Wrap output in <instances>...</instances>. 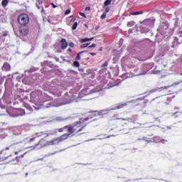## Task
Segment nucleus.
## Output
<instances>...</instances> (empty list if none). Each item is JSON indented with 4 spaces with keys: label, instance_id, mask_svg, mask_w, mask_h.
Returning a JSON list of instances; mask_svg holds the SVG:
<instances>
[{
    "label": "nucleus",
    "instance_id": "nucleus-18",
    "mask_svg": "<svg viewBox=\"0 0 182 182\" xmlns=\"http://www.w3.org/2000/svg\"><path fill=\"white\" fill-rule=\"evenodd\" d=\"M89 45H90V43H84L80 45V48H87Z\"/></svg>",
    "mask_w": 182,
    "mask_h": 182
},
{
    "label": "nucleus",
    "instance_id": "nucleus-47",
    "mask_svg": "<svg viewBox=\"0 0 182 182\" xmlns=\"http://www.w3.org/2000/svg\"><path fill=\"white\" fill-rule=\"evenodd\" d=\"M35 109H36V110H38L39 109V108H36V107H35Z\"/></svg>",
    "mask_w": 182,
    "mask_h": 182
},
{
    "label": "nucleus",
    "instance_id": "nucleus-26",
    "mask_svg": "<svg viewBox=\"0 0 182 182\" xmlns=\"http://www.w3.org/2000/svg\"><path fill=\"white\" fill-rule=\"evenodd\" d=\"M131 15H140V13L139 11L133 12L131 14Z\"/></svg>",
    "mask_w": 182,
    "mask_h": 182
},
{
    "label": "nucleus",
    "instance_id": "nucleus-20",
    "mask_svg": "<svg viewBox=\"0 0 182 182\" xmlns=\"http://www.w3.org/2000/svg\"><path fill=\"white\" fill-rule=\"evenodd\" d=\"M4 80H5V77L0 76V85H2L4 83Z\"/></svg>",
    "mask_w": 182,
    "mask_h": 182
},
{
    "label": "nucleus",
    "instance_id": "nucleus-16",
    "mask_svg": "<svg viewBox=\"0 0 182 182\" xmlns=\"http://www.w3.org/2000/svg\"><path fill=\"white\" fill-rule=\"evenodd\" d=\"M12 156V154H10V156H4L2 158H1V156H0V161H4V160H6V159H9V156Z\"/></svg>",
    "mask_w": 182,
    "mask_h": 182
},
{
    "label": "nucleus",
    "instance_id": "nucleus-42",
    "mask_svg": "<svg viewBox=\"0 0 182 182\" xmlns=\"http://www.w3.org/2000/svg\"><path fill=\"white\" fill-rule=\"evenodd\" d=\"M83 129V127L82 128H81V129H78V131L77 132H82V130Z\"/></svg>",
    "mask_w": 182,
    "mask_h": 182
},
{
    "label": "nucleus",
    "instance_id": "nucleus-27",
    "mask_svg": "<svg viewBox=\"0 0 182 182\" xmlns=\"http://www.w3.org/2000/svg\"><path fill=\"white\" fill-rule=\"evenodd\" d=\"M69 46H70V48H75V43H70Z\"/></svg>",
    "mask_w": 182,
    "mask_h": 182
},
{
    "label": "nucleus",
    "instance_id": "nucleus-28",
    "mask_svg": "<svg viewBox=\"0 0 182 182\" xmlns=\"http://www.w3.org/2000/svg\"><path fill=\"white\" fill-rule=\"evenodd\" d=\"M102 19H105V18H106V13H104L102 16H101Z\"/></svg>",
    "mask_w": 182,
    "mask_h": 182
},
{
    "label": "nucleus",
    "instance_id": "nucleus-37",
    "mask_svg": "<svg viewBox=\"0 0 182 182\" xmlns=\"http://www.w3.org/2000/svg\"><path fill=\"white\" fill-rule=\"evenodd\" d=\"M160 72H161L160 70H157L156 73H155L159 74V73H160Z\"/></svg>",
    "mask_w": 182,
    "mask_h": 182
},
{
    "label": "nucleus",
    "instance_id": "nucleus-5",
    "mask_svg": "<svg viewBox=\"0 0 182 182\" xmlns=\"http://www.w3.org/2000/svg\"><path fill=\"white\" fill-rule=\"evenodd\" d=\"M126 106V104H118L117 105H114L112 108L111 110H117L118 109H123Z\"/></svg>",
    "mask_w": 182,
    "mask_h": 182
},
{
    "label": "nucleus",
    "instance_id": "nucleus-38",
    "mask_svg": "<svg viewBox=\"0 0 182 182\" xmlns=\"http://www.w3.org/2000/svg\"><path fill=\"white\" fill-rule=\"evenodd\" d=\"M3 36H4V37H5V36H8V33H4V34H3Z\"/></svg>",
    "mask_w": 182,
    "mask_h": 182
},
{
    "label": "nucleus",
    "instance_id": "nucleus-44",
    "mask_svg": "<svg viewBox=\"0 0 182 182\" xmlns=\"http://www.w3.org/2000/svg\"><path fill=\"white\" fill-rule=\"evenodd\" d=\"M41 134H37L36 137H40Z\"/></svg>",
    "mask_w": 182,
    "mask_h": 182
},
{
    "label": "nucleus",
    "instance_id": "nucleus-29",
    "mask_svg": "<svg viewBox=\"0 0 182 182\" xmlns=\"http://www.w3.org/2000/svg\"><path fill=\"white\" fill-rule=\"evenodd\" d=\"M80 15L81 16H83L84 18H86V15H85V13L80 12Z\"/></svg>",
    "mask_w": 182,
    "mask_h": 182
},
{
    "label": "nucleus",
    "instance_id": "nucleus-39",
    "mask_svg": "<svg viewBox=\"0 0 182 182\" xmlns=\"http://www.w3.org/2000/svg\"><path fill=\"white\" fill-rule=\"evenodd\" d=\"M81 93H86V90H83Z\"/></svg>",
    "mask_w": 182,
    "mask_h": 182
},
{
    "label": "nucleus",
    "instance_id": "nucleus-10",
    "mask_svg": "<svg viewBox=\"0 0 182 182\" xmlns=\"http://www.w3.org/2000/svg\"><path fill=\"white\" fill-rule=\"evenodd\" d=\"M85 52H86V51L79 52L77 55V57L75 58L76 60H80V55H82V53H85Z\"/></svg>",
    "mask_w": 182,
    "mask_h": 182
},
{
    "label": "nucleus",
    "instance_id": "nucleus-53",
    "mask_svg": "<svg viewBox=\"0 0 182 182\" xmlns=\"http://www.w3.org/2000/svg\"><path fill=\"white\" fill-rule=\"evenodd\" d=\"M129 33H130V31H129Z\"/></svg>",
    "mask_w": 182,
    "mask_h": 182
},
{
    "label": "nucleus",
    "instance_id": "nucleus-21",
    "mask_svg": "<svg viewBox=\"0 0 182 182\" xmlns=\"http://www.w3.org/2000/svg\"><path fill=\"white\" fill-rule=\"evenodd\" d=\"M20 112H21V114H19L17 116H23V114H25V110H23V109H20Z\"/></svg>",
    "mask_w": 182,
    "mask_h": 182
},
{
    "label": "nucleus",
    "instance_id": "nucleus-41",
    "mask_svg": "<svg viewBox=\"0 0 182 182\" xmlns=\"http://www.w3.org/2000/svg\"><path fill=\"white\" fill-rule=\"evenodd\" d=\"M68 52H72V48H68Z\"/></svg>",
    "mask_w": 182,
    "mask_h": 182
},
{
    "label": "nucleus",
    "instance_id": "nucleus-40",
    "mask_svg": "<svg viewBox=\"0 0 182 182\" xmlns=\"http://www.w3.org/2000/svg\"><path fill=\"white\" fill-rule=\"evenodd\" d=\"M36 146H39V143L36 144L35 146L33 147V149H36Z\"/></svg>",
    "mask_w": 182,
    "mask_h": 182
},
{
    "label": "nucleus",
    "instance_id": "nucleus-52",
    "mask_svg": "<svg viewBox=\"0 0 182 182\" xmlns=\"http://www.w3.org/2000/svg\"><path fill=\"white\" fill-rule=\"evenodd\" d=\"M26 176H28V173H26Z\"/></svg>",
    "mask_w": 182,
    "mask_h": 182
},
{
    "label": "nucleus",
    "instance_id": "nucleus-31",
    "mask_svg": "<svg viewBox=\"0 0 182 182\" xmlns=\"http://www.w3.org/2000/svg\"><path fill=\"white\" fill-rule=\"evenodd\" d=\"M95 47H96V44H95V43H93L89 46V48H95Z\"/></svg>",
    "mask_w": 182,
    "mask_h": 182
},
{
    "label": "nucleus",
    "instance_id": "nucleus-51",
    "mask_svg": "<svg viewBox=\"0 0 182 182\" xmlns=\"http://www.w3.org/2000/svg\"><path fill=\"white\" fill-rule=\"evenodd\" d=\"M16 159H19V156H16Z\"/></svg>",
    "mask_w": 182,
    "mask_h": 182
},
{
    "label": "nucleus",
    "instance_id": "nucleus-19",
    "mask_svg": "<svg viewBox=\"0 0 182 182\" xmlns=\"http://www.w3.org/2000/svg\"><path fill=\"white\" fill-rule=\"evenodd\" d=\"M66 129H68V127H64L63 128L59 129L58 132H65V130H66Z\"/></svg>",
    "mask_w": 182,
    "mask_h": 182
},
{
    "label": "nucleus",
    "instance_id": "nucleus-1",
    "mask_svg": "<svg viewBox=\"0 0 182 182\" xmlns=\"http://www.w3.org/2000/svg\"><path fill=\"white\" fill-rule=\"evenodd\" d=\"M18 22L21 26H26L29 23V16L26 14H20L18 17Z\"/></svg>",
    "mask_w": 182,
    "mask_h": 182
},
{
    "label": "nucleus",
    "instance_id": "nucleus-33",
    "mask_svg": "<svg viewBox=\"0 0 182 182\" xmlns=\"http://www.w3.org/2000/svg\"><path fill=\"white\" fill-rule=\"evenodd\" d=\"M132 73V76H139V75H140V74H136L134 73Z\"/></svg>",
    "mask_w": 182,
    "mask_h": 182
},
{
    "label": "nucleus",
    "instance_id": "nucleus-14",
    "mask_svg": "<svg viewBox=\"0 0 182 182\" xmlns=\"http://www.w3.org/2000/svg\"><path fill=\"white\" fill-rule=\"evenodd\" d=\"M35 95H42V92L41 91H36V92H33L31 93V96H35Z\"/></svg>",
    "mask_w": 182,
    "mask_h": 182
},
{
    "label": "nucleus",
    "instance_id": "nucleus-34",
    "mask_svg": "<svg viewBox=\"0 0 182 182\" xmlns=\"http://www.w3.org/2000/svg\"><path fill=\"white\" fill-rule=\"evenodd\" d=\"M85 11H90V7H89V6L86 7Z\"/></svg>",
    "mask_w": 182,
    "mask_h": 182
},
{
    "label": "nucleus",
    "instance_id": "nucleus-30",
    "mask_svg": "<svg viewBox=\"0 0 182 182\" xmlns=\"http://www.w3.org/2000/svg\"><path fill=\"white\" fill-rule=\"evenodd\" d=\"M50 5H52L53 8H58V6L55 5V4L51 3Z\"/></svg>",
    "mask_w": 182,
    "mask_h": 182
},
{
    "label": "nucleus",
    "instance_id": "nucleus-43",
    "mask_svg": "<svg viewBox=\"0 0 182 182\" xmlns=\"http://www.w3.org/2000/svg\"><path fill=\"white\" fill-rule=\"evenodd\" d=\"M139 13V15H141V14H143V11H140Z\"/></svg>",
    "mask_w": 182,
    "mask_h": 182
},
{
    "label": "nucleus",
    "instance_id": "nucleus-3",
    "mask_svg": "<svg viewBox=\"0 0 182 182\" xmlns=\"http://www.w3.org/2000/svg\"><path fill=\"white\" fill-rule=\"evenodd\" d=\"M19 32L22 36H26L29 33V28L26 26H21L19 28Z\"/></svg>",
    "mask_w": 182,
    "mask_h": 182
},
{
    "label": "nucleus",
    "instance_id": "nucleus-49",
    "mask_svg": "<svg viewBox=\"0 0 182 182\" xmlns=\"http://www.w3.org/2000/svg\"><path fill=\"white\" fill-rule=\"evenodd\" d=\"M80 124V122H77V124Z\"/></svg>",
    "mask_w": 182,
    "mask_h": 182
},
{
    "label": "nucleus",
    "instance_id": "nucleus-2",
    "mask_svg": "<svg viewBox=\"0 0 182 182\" xmlns=\"http://www.w3.org/2000/svg\"><path fill=\"white\" fill-rule=\"evenodd\" d=\"M69 137V134H63L61 136H59L55 139H53L52 141H48V144L49 146H53L54 144H58V143H60V141H63V140H66Z\"/></svg>",
    "mask_w": 182,
    "mask_h": 182
},
{
    "label": "nucleus",
    "instance_id": "nucleus-17",
    "mask_svg": "<svg viewBox=\"0 0 182 182\" xmlns=\"http://www.w3.org/2000/svg\"><path fill=\"white\" fill-rule=\"evenodd\" d=\"M134 21H130L127 23V26L132 27L134 26Z\"/></svg>",
    "mask_w": 182,
    "mask_h": 182
},
{
    "label": "nucleus",
    "instance_id": "nucleus-50",
    "mask_svg": "<svg viewBox=\"0 0 182 182\" xmlns=\"http://www.w3.org/2000/svg\"><path fill=\"white\" fill-rule=\"evenodd\" d=\"M164 89H167V87H164Z\"/></svg>",
    "mask_w": 182,
    "mask_h": 182
},
{
    "label": "nucleus",
    "instance_id": "nucleus-9",
    "mask_svg": "<svg viewBox=\"0 0 182 182\" xmlns=\"http://www.w3.org/2000/svg\"><path fill=\"white\" fill-rule=\"evenodd\" d=\"M63 105H66V103H64V104H50V105L47 106V107H59V106H63Z\"/></svg>",
    "mask_w": 182,
    "mask_h": 182
},
{
    "label": "nucleus",
    "instance_id": "nucleus-36",
    "mask_svg": "<svg viewBox=\"0 0 182 182\" xmlns=\"http://www.w3.org/2000/svg\"><path fill=\"white\" fill-rule=\"evenodd\" d=\"M90 53V55H92V56L96 55V53Z\"/></svg>",
    "mask_w": 182,
    "mask_h": 182
},
{
    "label": "nucleus",
    "instance_id": "nucleus-35",
    "mask_svg": "<svg viewBox=\"0 0 182 182\" xmlns=\"http://www.w3.org/2000/svg\"><path fill=\"white\" fill-rule=\"evenodd\" d=\"M25 154H26V153H24L23 155H21V156H19V158H23V157H25Z\"/></svg>",
    "mask_w": 182,
    "mask_h": 182
},
{
    "label": "nucleus",
    "instance_id": "nucleus-45",
    "mask_svg": "<svg viewBox=\"0 0 182 182\" xmlns=\"http://www.w3.org/2000/svg\"><path fill=\"white\" fill-rule=\"evenodd\" d=\"M121 120H126V119L120 118Z\"/></svg>",
    "mask_w": 182,
    "mask_h": 182
},
{
    "label": "nucleus",
    "instance_id": "nucleus-24",
    "mask_svg": "<svg viewBox=\"0 0 182 182\" xmlns=\"http://www.w3.org/2000/svg\"><path fill=\"white\" fill-rule=\"evenodd\" d=\"M70 14V9H68L65 11V15H69Z\"/></svg>",
    "mask_w": 182,
    "mask_h": 182
},
{
    "label": "nucleus",
    "instance_id": "nucleus-8",
    "mask_svg": "<svg viewBox=\"0 0 182 182\" xmlns=\"http://www.w3.org/2000/svg\"><path fill=\"white\" fill-rule=\"evenodd\" d=\"M94 38H82L80 40V43H84V42H89V41H93Z\"/></svg>",
    "mask_w": 182,
    "mask_h": 182
},
{
    "label": "nucleus",
    "instance_id": "nucleus-11",
    "mask_svg": "<svg viewBox=\"0 0 182 182\" xmlns=\"http://www.w3.org/2000/svg\"><path fill=\"white\" fill-rule=\"evenodd\" d=\"M112 4V0H106L104 3V5L105 6H109V5H111Z\"/></svg>",
    "mask_w": 182,
    "mask_h": 182
},
{
    "label": "nucleus",
    "instance_id": "nucleus-12",
    "mask_svg": "<svg viewBox=\"0 0 182 182\" xmlns=\"http://www.w3.org/2000/svg\"><path fill=\"white\" fill-rule=\"evenodd\" d=\"M1 5L4 8H5V6H8V0H3L1 2Z\"/></svg>",
    "mask_w": 182,
    "mask_h": 182
},
{
    "label": "nucleus",
    "instance_id": "nucleus-7",
    "mask_svg": "<svg viewBox=\"0 0 182 182\" xmlns=\"http://www.w3.org/2000/svg\"><path fill=\"white\" fill-rule=\"evenodd\" d=\"M2 70H6V72L11 70V65H9V63H4L2 67Z\"/></svg>",
    "mask_w": 182,
    "mask_h": 182
},
{
    "label": "nucleus",
    "instance_id": "nucleus-13",
    "mask_svg": "<svg viewBox=\"0 0 182 182\" xmlns=\"http://www.w3.org/2000/svg\"><path fill=\"white\" fill-rule=\"evenodd\" d=\"M77 25H78L77 22L74 23L72 27L73 31H76V29L77 28Z\"/></svg>",
    "mask_w": 182,
    "mask_h": 182
},
{
    "label": "nucleus",
    "instance_id": "nucleus-23",
    "mask_svg": "<svg viewBox=\"0 0 182 182\" xmlns=\"http://www.w3.org/2000/svg\"><path fill=\"white\" fill-rule=\"evenodd\" d=\"M5 150H9V146H7L5 149H3L0 154H2V153H5Z\"/></svg>",
    "mask_w": 182,
    "mask_h": 182
},
{
    "label": "nucleus",
    "instance_id": "nucleus-48",
    "mask_svg": "<svg viewBox=\"0 0 182 182\" xmlns=\"http://www.w3.org/2000/svg\"><path fill=\"white\" fill-rule=\"evenodd\" d=\"M15 154H16V155L18 154V151H16V152H15Z\"/></svg>",
    "mask_w": 182,
    "mask_h": 182
},
{
    "label": "nucleus",
    "instance_id": "nucleus-25",
    "mask_svg": "<svg viewBox=\"0 0 182 182\" xmlns=\"http://www.w3.org/2000/svg\"><path fill=\"white\" fill-rule=\"evenodd\" d=\"M104 8H105L106 14L109 13V11H110V9H109V7H105V6H104Z\"/></svg>",
    "mask_w": 182,
    "mask_h": 182
},
{
    "label": "nucleus",
    "instance_id": "nucleus-4",
    "mask_svg": "<svg viewBox=\"0 0 182 182\" xmlns=\"http://www.w3.org/2000/svg\"><path fill=\"white\" fill-rule=\"evenodd\" d=\"M67 129H68V132L70 134H68V136H70V134H72L73 133H75V132H76V129H77V125H68L66 126Z\"/></svg>",
    "mask_w": 182,
    "mask_h": 182
},
{
    "label": "nucleus",
    "instance_id": "nucleus-32",
    "mask_svg": "<svg viewBox=\"0 0 182 182\" xmlns=\"http://www.w3.org/2000/svg\"><path fill=\"white\" fill-rule=\"evenodd\" d=\"M178 35H179V36H182V31L181 30H179L178 31Z\"/></svg>",
    "mask_w": 182,
    "mask_h": 182
},
{
    "label": "nucleus",
    "instance_id": "nucleus-22",
    "mask_svg": "<svg viewBox=\"0 0 182 182\" xmlns=\"http://www.w3.org/2000/svg\"><path fill=\"white\" fill-rule=\"evenodd\" d=\"M109 62L106 61L105 63L102 64V68H106V66H108Z\"/></svg>",
    "mask_w": 182,
    "mask_h": 182
},
{
    "label": "nucleus",
    "instance_id": "nucleus-6",
    "mask_svg": "<svg viewBox=\"0 0 182 182\" xmlns=\"http://www.w3.org/2000/svg\"><path fill=\"white\" fill-rule=\"evenodd\" d=\"M61 43H62L61 49L65 50V49H66L68 48V42L66 41V39L63 38L61 40Z\"/></svg>",
    "mask_w": 182,
    "mask_h": 182
},
{
    "label": "nucleus",
    "instance_id": "nucleus-15",
    "mask_svg": "<svg viewBox=\"0 0 182 182\" xmlns=\"http://www.w3.org/2000/svg\"><path fill=\"white\" fill-rule=\"evenodd\" d=\"M73 66H75V68H79V66H80V64L79 63V61H74L73 62Z\"/></svg>",
    "mask_w": 182,
    "mask_h": 182
},
{
    "label": "nucleus",
    "instance_id": "nucleus-46",
    "mask_svg": "<svg viewBox=\"0 0 182 182\" xmlns=\"http://www.w3.org/2000/svg\"><path fill=\"white\" fill-rule=\"evenodd\" d=\"M30 141H33V139H31Z\"/></svg>",
    "mask_w": 182,
    "mask_h": 182
}]
</instances>
